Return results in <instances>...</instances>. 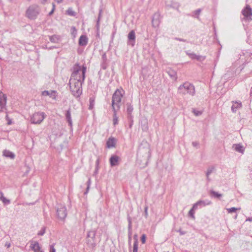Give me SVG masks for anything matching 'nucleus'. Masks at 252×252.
Returning <instances> with one entry per match:
<instances>
[{
    "label": "nucleus",
    "mask_w": 252,
    "mask_h": 252,
    "mask_svg": "<svg viewBox=\"0 0 252 252\" xmlns=\"http://www.w3.org/2000/svg\"><path fill=\"white\" fill-rule=\"evenodd\" d=\"M10 243L6 242L5 244V247H6L7 248H9L10 247Z\"/></svg>",
    "instance_id": "nucleus-55"
},
{
    "label": "nucleus",
    "mask_w": 252,
    "mask_h": 252,
    "mask_svg": "<svg viewBox=\"0 0 252 252\" xmlns=\"http://www.w3.org/2000/svg\"><path fill=\"white\" fill-rule=\"evenodd\" d=\"M53 8H54V9H55V5L54 3H52Z\"/></svg>",
    "instance_id": "nucleus-63"
},
{
    "label": "nucleus",
    "mask_w": 252,
    "mask_h": 252,
    "mask_svg": "<svg viewBox=\"0 0 252 252\" xmlns=\"http://www.w3.org/2000/svg\"><path fill=\"white\" fill-rule=\"evenodd\" d=\"M101 13H102V9H100L98 19H97V22H96V26H97V28H98V27H99V21L100 19Z\"/></svg>",
    "instance_id": "nucleus-40"
},
{
    "label": "nucleus",
    "mask_w": 252,
    "mask_h": 252,
    "mask_svg": "<svg viewBox=\"0 0 252 252\" xmlns=\"http://www.w3.org/2000/svg\"><path fill=\"white\" fill-rule=\"evenodd\" d=\"M128 120L130 121V125H129V126L130 127L132 125L133 120H132V119H128Z\"/></svg>",
    "instance_id": "nucleus-57"
},
{
    "label": "nucleus",
    "mask_w": 252,
    "mask_h": 252,
    "mask_svg": "<svg viewBox=\"0 0 252 252\" xmlns=\"http://www.w3.org/2000/svg\"><path fill=\"white\" fill-rule=\"evenodd\" d=\"M128 45H131L133 47L135 43V33L133 30L131 31L128 34Z\"/></svg>",
    "instance_id": "nucleus-11"
},
{
    "label": "nucleus",
    "mask_w": 252,
    "mask_h": 252,
    "mask_svg": "<svg viewBox=\"0 0 252 252\" xmlns=\"http://www.w3.org/2000/svg\"><path fill=\"white\" fill-rule=\"evenodd\" d=\"M178 91L179 94H189L192 96L194 95L195 93L194 86L189 82L181 85L178 88Z\"/></svg>",
    "instance_id": "nucleus-5"
},
{
    "label": "nucleus",
    "mask_w": 252,
    "mask_h": 252,
    "mask_svg": "<svg viewBox=\"0 0 252 252\" xmlns=\"http://www.w3.org/2000/svg\"><path fill=\"white\" fill-rule=\"evenodd\" d=\"M98 162H99L98 160H97V161H96V165H97V166H98Z\"/></svg>",
    "instance_id": "nucleus-64"
},
{
    "label": "nucleus",
    "mask_w": 252,
    "mask_h": 252,
    "mask_svg": "<svg viewBox=\"0 0 252 252\" xmlns=\"http://www.w3.org/2000/svg\"><path fill=\"white\" fill-rule=\"evenodd\" d=\"M66 13L68 15L72 16H75V12L74 11L72 8H69L66 11Z\"/></svg>",
    "instance_id": "nucleus-36"
},
{
    "label": "nucleus",
    "mask_w": 252,
    "mask_h": 252,
    "mask_svg": "<svg viewBox=\"0 0 252 252\" xmlns=\"http://www.w3.org/2000/svg\"><path fill=\"white\" fill-rule=\"evenodd\" d=\"M127 108H126V112H127V118L128 119H132L133 118V116L132 115V113L133 110V108L132 105H131V104L127 103L126 104Z\"/></svg>",
    "instance_id": "nucleus-18"
},
{
    "label": "nucleus",
    "mask_w": 252,
    "mask_h": 252,
    "mask_svg": "<svg viewBox=\"0 0 252 252\" xmlns=\"http://www.w3.org/2000/svg\"><path fill=\"white\" fill-rule=\"evenodd\" d=\"M89 102L90 104L89 106V109L90 110H92L94 108L95 104V97L94 96L90 98Z\"/></svg>",
    "instance_id": "nucleus-30"
},
{
    "label": "nucleus",
    "mask_w": 252,
    "mask_h": 252,
    "mask_svg": "<svg viewBox=\"0 0 252 252\" xmlns=\"http://www.w3.org/2000/svg\"><path fill=\"white\" fill-rule=\"evenodd\" d=\"M128 243L129 247H131V235H132V225L131 220L130 218H128Z\"/></svg>",
    "instance_id": "nucleus-14"
},
{
    "label": "nucleus",
    "mask_w": 252,
    "mask_h": 252,
    "mask_svg": "<svg viewBox=\"0 0 252 252\" xmlns=\"http://www.w3.org/2000/svg\"><path fill=\"white\" fill-rule=\"evenodd\" d=\"M116 144V140L114 137H110L106 142L107 147L108 148L114 147Z\"/></svg>",
    "instance_id": "nucleus-20"
},
{
    "label": "nucleus",
    "mask_w": 252,
    "mask_h": 252,
    "mask_svg": "<svg viewBox=\"0 0 252 252\" xmlns=\"http://www.w3.org/2000/svg\"><path fill=\"white\" fill-rule=\"evenodd\" d=\"M146 236L145 234H143L141 237V241L142 244H145L146 242Z\"/></svg>",
    "instance_id": "nucleus-42"
},
{
    "label": "nucleus",
    "mask_w": 252,
    "mask_h": 252,
    "mask_svg": "<svg viewBox=\"0 0 252 252\" xmlns=\"http://www.w3.org/2000/svg\"><path fill=\"white\" fill-rule=\"evenodd\" d=\"M97 173V167H96V169H95V172H94V173H95V174H96Z\"/></svg>",
    "instance_id": "nucleus-61"
},
{
    "label": "nucleus",
    "mask_w": 252,
    "mask_h": 252,
    "mask_svg": "<svg viewBox=\"0 0 252 252\" xmlns=\"http://www.w3.org/2000/svg\"><path fill=\"white\" fill-rule=\"evenodd\" d=\"M88 43V38L86 35H81L79 39V44L80 46H86Z\"/></svg>",
    "instance_id": "nucleus-21"
},
{
    "label": "nucleus",
    "mask_w": 252,
    "mask_h": 252,
    "mask_svg": "<svg viewBox=\"0 0 252 252\" xmlns=\"http://www.w3.org/2000/svg\"><path fill=\"white\" fill-rule=\"evenodd\" d=\"M45 227H42L41 229L38 232V235L42 236L45 233Z\"/></svg>",
    "instance_id": "nucleus-41"
},
{
    "label": "nucleus",
    "mask_w": 252,
    "mask_h": 252,
    "mask_svg": "<svg viewBox=\"0 0 252 252\" xmlns=\"http://www.w3.org/2000/svg\"><path fill=\"white\" fill-rule=\"evenodd\" d=\"M75 74V73L73 74V78H70V79L69 87L72 95L76 97H78L82 93V85L84 82L78 81Z\"/></svg>",
    "instance_id": "nucleus-2"
},
{
    "label": "nucleus",
    "mask_w": 252,
    "mask_h": 252,
    "mask_svg": "<svg viewBox=\"0 0 252 252\" xmlns=\"http://www.w3.org/2000/svg\"><path fill=\"white\" fill-rule=\"evenodd\" d=\"M113 125L114 126L117 125L118 124V117L117 116V111L118 110L117 109H113Z\"/></svg>",
    "instance_id": "nucleus-29"
},
{
    "label": "nucleus",
    "mask_w": 252,
    "mask_h": 252,
    "mask_svg": "<svg viewBox=\"0 0 252 252\" xmlns=\"http://www.w3.org/2000/svg\"><path fill=\"white\" fill-rule=\"evenodd\" d=\"M133 238H134V243H138V236H137V234H135L134 235Z\"/></svg>",
    "instance_id": "nucleus-46"
},
{
    "label": "nucleus",
    "mask_w": 252,
    "mask_h": 252,
    "mask_svg": "<svg viewBox=\"0 0 252 252\" xmlns=\"http://www.w3.org/2000/svg\"><path fill=\"white\" fill-rule=\"evenodd\" d=\"M175 39L177 40H178V41H183V42H186V40H185L184 39L180 38H178V37H176L175 38Z\"/></svg>",
    "instance_id": "nucleus-50"
},
{
    "label": "nucleus",
    "mask_w": 252,
    "mask_h": 252,
    "mask_svg": "<svg viewBox=\"0 0 252 252\" xmlns=\"http://www.w3.org/2000/svg\"><path fill=\"white\" fill-rule=\"evenodd\" d=\"M3 95H6L5 94H2L1 95V96H0V100H2V98H3Z\"/></svg>",
    "instance_id": "nucleus-58"
},
{
    "label": "nucleus",
    "mask_w": 252,
    "mask_h": 252,
    "mask_svg": "<svg viewBox=\"0 0 252 252\" xmlns=\"http://www.w3.org/2000/svg\"><path fill=\"white\" fill-rule=\"evenodd\" d=\"M40 7L36 4L30 5L26 11V16L30 20H35L40 12Z\"/></svg>",
    "instance_id": "nucleus-3"
},
{
    "label": "nucleus",
    "mask_w": 252,
    "mask_h": 252,
    "mask_svg": "<svg viewBox=\"0 0 252 252\" xmlns=\"http://www.w3.org/2000/svg\"><path fill=\"white\" fill-rule=\"evenodd\" d=\"M166 72L172 79L177 80V73L174 70L169 68L166 71Z\"/></svg>",
    "instance_id": "nucleus-22"
},
{
    "label": "nucleus",
    "mask_w": 252,
    "mask_h": 252,
    "mask_svg": "<svg viewBox=\"0 0 252 252\" xmlns=\"http://www.w3.org/2000/svg\"><path fill=\"white\" fill-rule=\"evenodd\" d=\"M246 221H252V217L247 219Z\"/></svg>",
    "instance_id": "nucleus-59"
},
{
    "label": "nucleus",
    "mask_w": 252,
    "mask_h": 252,
    "mask_svg": "<svg viewBox=\"0 0 252 252\" xmlns=\"http://www.w3.org/2000/svg\"><path fill=\"white\" fill-rule=\"evenodd\" d=\"M226 210H227L228 213H232L235 212L237 210H240V208H235V207H232L230 208H227Z\"/></svg>",
    "instance_id": "nucleus-37"
},
{
    "label": "nucleus",
    "mask_w": 252,
    "mask_h": 252,
    "mask_svg": "<svg viewBox=\"0 0 252 252\" xmlns=\"http://www.w3.org/2000/svg\"><path fill=\"white\" fill-rule=\"evenodd\" d=\"M65 116V119L68 122L69 126L71 127L72 126V122L71 117L70 108H69V109L66 111Z\"/></svg>",
    "instance_id": "nucleus-19"
},
{
    "label": "nucleus",
    "mask_w": 252,
    "mask_h": 252,
    "mask_svg": "<svg viewBox=\"0 0 252 252\" xmlns=\"http://www.w3.org/2000/svg\"><path fill=\"white\" fill-rule=\"evenodd\" d=\"M199 143L198 142H196V141H194V142H192V145L193 147H196L198 145Z\"/></svg>",
    "instance_id": "nucleus-51"
},
{
    "label": "nucleus",
    "mask_w": 252,
    "mask_h": 252,
    "mask_svg": "<svg viewBox=\"0 0 252 252\" xmlns=\"http://www.w3.org/2000/svg\"><path fill=\"white\" fill-rule=\"evenodd\" d=\"M242 107V104L241 102H235V104L232 105L231 106V110L233 112H236L238 108Z\"/></svg>",
    "instance_id": "nucleus-28"
},
{
    "label": "nucleus",
    "mask_w": 252,
    "mask_h": 252,
    "mask_svg": "<svg viewBox=\"0 0 252 252\" xmlns=\"http://www.w3.org/2000/svg\"><path fill=\"white\" fill-rule=\"evenodd\" d=\"M87 67L85 66L81 67L78 64H75L73 66V71L71 74V78H73V75L75 73V77H77V80L82 82H84L85 78V73Z\"/></svg>",
    "instance_id": "nucleus-4"
},
{
    "label": "nucleus",
    "mask_w": 252,
    "mask_h": 252,
    "mask_svg": "<svg viewBox=\"0 0 252 252\" xmlns=\"http://www.w3.org/2000/svg\"><path fill=\"white\" fill-rule=\"evenodd\" d=\"M54 10V8H53L52 10L49 13V15H51L53 13Z\"/></svg>",
    "instance_id": "nucleus-56"
},
{
    "label": "nucleus",
    "mask_w": 252,
    "mask_h": 252,
    "mask_svg": "<svg viewBox=\"0 0 252 252\" xmlns=\"http://www.w3.org/2000/svg\"><path fill=\"white\" fill-rule=\"evenodd\" d=\"M123 96V94L122 93V91L117 89L115 92L112 96V106L113 109L119 110Z\"/></svg>",
    "instance_id": "nucleus-6"
},
{
    "label": "nucleus",
    "mask_w": 252,
    "mask_h": 252,
    "mask_svg": "<svg viewBox=\"0 0 252 252\" xmlns=\"http://www.w3.org/2000/svg\"><path fill=\"white\" fill-rule=\"evenodd\" d=\"M212 202L209 200H199L193 204V209H196V206L199 205V208H201L207 205L211 204Z\"/></svg>",
    "instance_id": "nucleus-12"
},
{
    "label": "nucleus",
    "mask_w": 252,
    "mask_h": 252,
    "mask_svg": "<svg viewBox=\"0 0 252 252\" xmlns=\"http://www.w3.org/2000/svg\"><path fill=\"white\" fill-rule=\"evenodd\" d=\"M31 248L34 251V252H38L40 251V247L37 242H34V244H31Z\"/></svg>",
    "instance_id": "nucleus-25"
},
{
    "label": "nucleus",
    "mask_w": 252,
    "mask_h": 252,
    "mask_svg": "<svg viewBox=\"0 0 252 252\" xmlns=\"http://www.w3.org/2000/svg\"><path fill=\"white\" fill-rule=\"evenodd\" d=\"M233 148H234L235 150L237 152L241 153L243 152L244 150L243 149V146L240 144H234L233 145Z\"/></svg>",
    "instance_id": "nucleus-33"
},
{
    "label": "nucleus",
    "mask_w": 252,
    "mask_h": 252,
    "mask_svg": "<svg viewBox=\"0 0 252 252\" xmlns=\"http://www.w3.org/2000/svg\"><path fill=\"white\" fill-rule=\"evenodd\" d=\"M102 60H103V62H106V57L105 54H103L102 55Z\"/></svg>",
    "instance_id": "nucleus-54"
},
{
    "label": "nucleus",
    "mask_w": 252,
    "mask_h": 252,
    "mask_svg": "<svg viewBox=\"0 0 252 252\" xmlns=\"http://www.w3.org/2000/svg\"><path fill=\"white\" fill-rule=\"evenodd\" d=\"M6 101L7 96L6 95H3L2 100H0V112H3L4 110H6Z\"/></svg>",
    "instance_id": "nucleus-16"
},
{
    "label": "nucleus",
    "mask_w": 252,
    "mask_h": 252,
    "mask_svg": "<svg viewBox=\"0 0 252 252\" xmlns=\"http://www.w3.org/2000/svg\"><path fill=\"white\" fill-rule=\"evenodd\" d=\"M46 115L44 112H35L31 116L30 121L33 124H40L46 118Z\"/></svg>",
    "instance_id": "nucleus-7"
},
{
    "label": "nucleus",
    "mask_w": 252,
    "mask_h": 252,
    "mask_svg": "<svg viewBox=\"0 0 252 252\" xmlns=\"http://www.w3.org/2000/svg\"><path fill=\"white\" fill-rule=\"evenodd\" d=\"M60 39V36L56 34L49 36L50 41L52 43H58Z\"/></svg>",
    "instance_id": "nucleus-27"
},
{
    "label": "nucleus",
    "mask_w": 252,
    "mask_h": 252,
    "mask_svg": "<svg viewBox=\"0 0 252 252\" xmlns=\"http://www.w3.org/2000/svg\"><path fill=\"white\" fill-rule=\"evenodd\" d=\"M0 200H1L4 204H9L10 203V200L6 199L3 194L2 192H0Z\"/></svg>",
    "instance_id": "nucleus-31"
},
{
    "label": "nucleus",
    "mask_w": 252,
    "mask_h": 252,
    "mask_svg": "<svg viewBox=\"0 0 252 252\" xmlns=\"http://www.w3.org/2000/svg\"><path fill=\"white\" fill-rule=\"evenodd\" d=\"M119 157L117 156L113 155L110 158V163L112 166H114L117 164Z\"/></svg>",
    "instance_id": "nucleus-24"
},
{
    "label": "nucleus",
    "mask_w": 252,
    "mask_h": 252,
    "mask_svg": "<svg viewBox=\"0 0 252 252\" xmlns=\"http://www.w3.org/2000/svg\"><path fill=\"white\" fill-rule=\"evenodd\" d=\"M50 252H56V250L53 244L50 246Z\"/></svg>",
    "instance_id": "nucleus-45"
},
{
    "label": "nucleus",
    "mask_w": 252,
    "mask_h": 252,
    "mask_svg": "<svg viewBox=\"0 0 252 252\" xmlns=\"http://www.w3.org/2000/svg\"><path fill=\"white\" fill-rule=\"evenodd\" d=\"M95 232L94 231H90L87 234V243L88 246L91 248H94L95 247Z\"/></svg>",
    "instance_id": "nucleus-8"
},
{
    "label": "nucleus",
    "mask_w": 252,
    "mask_h": 252,
    "mask_svg": "<svg viewBox=\"0 0 252 252\" xmlns=\"http://www.w3.org/2000/svg\"><path fill=\"white\" fill-rule=\"evenodd\" d=\"M101 67L102 69H106L107 64H106V62H103L102 63H101Z\"/></svg>",
    "instance_id": "nucleus-44"
},
{
    "label": "nucleus",
    "mask_w": 252,
    "mask_h": 252,
    "mask_svg": "<svg viewBox=\"0 0 252 252\" xmlns=\"http://www.w3.org/2000/svg\"><path fill=\"white\" fill-rule=\"evenodd\" d=\"M195 210H196V209H193V206L192 208L189 212V216L193 220L195 219L194 212Z\"/></svg>",
    "instance_id": "nucleus-35"
},
{
    "label": "nucleus",
    "mask_w": 252,
    "mask_h": 252,
    "mask_svg": "<svg viewBox=\"0 0 252 252\" xmlns=\"http://www.w3.org/2000/svg\"><path fill=\"white\" fill-rule=\"evenodd\" d=\"M90 187H88V186H87V188H86V191H85V192H84V194H85V195H86V194H87L88 193V192H89V189H90Z\"/></svg>",
    "instance_id": "nucleus-53"
},
{
    "label": "nucleus",
    "mask_w": 252,
    "mask_h": 252,
    "mask_svg": "<svg viewBox=\"0 0 252 252\" xmlns=\"http://www.w3.org/2000/svg\"><path fill=\"white\" fill-rule=\"evenodd\" d=\"M56 0L57 1L58 3H60L62 1V0Z\"/></svg>",
    "instance_id": "nucleus-62"
},
{
    "label": "nucleus",
    "mask_w": 252,
    "mask_h": 252,
    "mask_svg": "<svg viewBox=\"0 0 252 252\" xmlns=\"http://www.w3.org/2000/svg\"><path fill=\"white\" fill-rule=\"evenodd\" d=\"M242 13L248 20H252V9L250 5H247L245 8L242 10Z\"/></svg>",
    "instance_id": "nucleus-10"
},
{
    "label": "nucleus",
    "mask_w": 252,
    "mask_h": 252,
    "mask_svg": "<svg viewBox=\"0 0 252 252\" xmlns=\"http://www.w3.org/2000/svg\"><path fill=\"white\" fill-rule=\"evenodd\" d=\"M57 214L59 219L63 220L67 216L66 208L62 204L58 205L57 208Z\"/></svg>",
    "instance_id": "nucleus-9"
},
{
    "label": "nucleus",
    "mask_w": 252,
    "mask_h": 252,
    "mask_svg": "<svg viewBox=\"0 0 252 252\" xmlns=\"http://www.w3.org/2000/svg\"><path fill=\"white\" fill-rule=\"evenodd\" d=\"M214 170V167H210L208 168L207 171L206 173V176L207 178V180L208 182L210 181V179L209 178V175L213 172Z\"/></svg>",
    "instance_id": "nucleus-32"
},
{
    "label": "nucleus",
    "mask_w": 252,
    "mask_h": 252,
    "mask_svg": "<svg viewBox=\"0 0 252 252\" xmlns=\"http://www.w3.org/2000/svg\"><path fill=\"white\" fill-rule=\"evenodd\" d=\"M144 212L145 215V217L147 218L148 216V206H146L144 208Z\"/></svg>",
    "instance_id": "nucleus-48"
},
{
    "label": "nucleus",
    "mask_w": 252,
    "mask_h": 252,
    "mask_svg": "<svg viewBox=\"0 0 252 252\" xmlns=\"http://www.w3.org/2000/svg\"><path fill=\"white\" fill-rule=\"evenodd\" d=\"M210 194L213 195L214 197L217 198H220L222 196V194L219 193V192L214 190L210 191Z\"/></svg>",
    "instance_id": "nucleus-34"
},
{
    "label": "nucleus",
    "mask_w": 252,
    "mask_h": 252,
    "mask_svg": "<svg viewBox=\"0 0 252 252\" xmlns=\"http://www.w3.org/2000/svg\"><path fill=\"white\" fill-rule=\"evenodd\" d=\"M177 232H179L181 235H183L186 234L185 231H182L181 229L177 231Z\"/></svg>",
    "instance_id": "nucleus-49"
},
{
    "label": "nucleus",
    "mask_w": 252,
    "mask_h": 252,
    "mask_svg": "<svg viewBox=\"0 0 252 252\" xmlns=\"http://www.w3.org/2000/svg\"><path fill=\"white\" fill-rule=\"evenodd\" d=\"M138 243H134L133 246L132 252H137Z\"/></svg>",
    "instance_id": "nucleus-39"
},
{
    "label": "nucleus",
    "mask_w": 252,
    "mask_h": 252,
    "mask_svg": "<svg viewBox=\"0 0 252 252\" xmlns=\"http://www.w3.org/2000/svg\"><path fill=\"white\" fill-rule=\"evenodd\" d=\"M187 54L192 59H196L197 61L202 60H202L204 59V58H203L202 56L197 55L193 53H189L188 52H187Z\"/></svg>",
    "instance_id": "nucleus-26"
},
{
    "label": "nucleus",
    "mask_w": 252,
    "mask_h": 252,
    "mask_svg": "<svg viewBox=\"0 0 252 252\" xmlns=\"http://www.w3.org/2000/svg\"><path fill=\"white\" fill-rule=\"evenodd\" d=\"M151 157V150L149 144L147 143L141 144L137 153V161L142 167L146 166Z\"/></svg>",
    "instance_id": "nucleus-1"
},
{
    "label": "nucleus",
    "mask_w": 252,
    "mask_h": 252,
    "mask_svg": "<svg viewBox=\"0 0 252 252\" xmlns=\"http://www.w3.org/2000/svg\"><path fill=\"white\" fill-rule=\"evenodd\" d=\"M56 91H44L42 92V94L43 96H49L50 97L52 98L53 99H55L56 97Z\"/></svg>",
    "instance_id": "nucleus-17"
},
{
    "label": "nucleus",
    "mask_w": 252,
    "mask_h": 252,
    "mask_svg": "<svg viewBox=\"0 0 252 252\" xmlns=\"http://www.w3.org/2000/svg\"><path fill=\"white\" fill-rule=\"evenodd\" d=\"M3 156L11 159H14L15 156L13 153L7 150H5L3 151Z\"/></svg>",
    "instance_id": "nucleus-23"
},
{
    "label": "nucleus",
    "mask_w": 252,
    "mask_h": 252,
    "mask_svg": "<svg viewBox=\"0 0 252 252\" xmlns=\"http://www.w3.org/2000/svg\"><path fill=\"white\" fill-rule=\"evenodd\" d=\"M139 123L142 130L143 131H147L148 130L147 119L145 117L142 118Z\"/></svg>",
    "instance_id": "nucleus-15"
},
{
    "label": "nucleus",
    "mask_w": 252,
    "mask_h": 252,
    "mask_svg": "<svg viewBox=\"0 0 252 252\" xmlns=\"http://www.w3.org/2000/svg\"><path fill=\"white\" fill-rule=\"evenodd\" d=\"M160 23V14L158 13H156L153 16L152 25L154 27H158Z\"/></svg>",
    "instance_id": "nucleus-13"
},
{
    "label": "nucleus",
    "mask_w": 252,
    "mask_h": 252,
    "mask_svg": "<svg viewBox=\"0 0 252 252\" xmlns=\"http://www.w3.org/2000/svg\"><path fill=\"white\" fill-rule=\"evenodd\" d=\"M91 184V178H89V179H88V181L87 182V185L88 187H90Z\"/></svg>",
    "instance_id": "nucleus-52"
},
{
    "label": "nucleus",
    "mask_w": 252,
    "mask_h": 252,
    "mask_svg": "<svg viewBox=\"0 0 252 252\" xmlns=\"http://www.w3.org/2000/svg\"><path fill=\"white\" fill-rule=\"evenodd\" d=\"M200 12H201V9H198L194 11V13L195 15H196L198 16L199 15Z\"/></svg>",
    "instance_id": "nucleus-47"
},
{
    "label": "nucleus",
    "mask_w": 252,
    "mask_h": 252,
    "mask_svg": "<svg viewBox=\"0 0 252 252\" xmlns=\"http://www.w3.org/2000/svg\"><path fill=\"white\" fill-rule=\"evenodd\" d=\"M250 95L251 96H252V87L251 89V92H250Z\"/></svg>",
    "instance_id": "nucleus-60"
},
{
    "label": "nucleus",
    "mask_w": 252,
    "mask_h": 252,
    "mask_svg": "<svg viewBox=\"0 0 252 252\" xmlns=\"http://www.w3.org/2000/svg\"><path fill=\"white\" fill-rule=\"evenodd\" d=\"M5 119L7 121V125H10L12 124L11 120L9 118L8 115H6L5 116Z\"/></svg>",
    "instance_id": "nucleus-43"
},
{
    "label": "nucleus",
    "mask_w": 252,
    "mask_h": 252,
    "mask_svg": "<svg viewBox=\"0 0 252 252\" xmlns=\"http://www.w3.org/2000/svg\"><path fill=\"white\" fill-rule=\"evenodd\" d=\"M192 112L194 114V115L196 116H200L202 113V112L201 111H199V110H196L195 109H192Z\"/></svg>",
    "instance_id": "nucleus-38"
}]
</instances>
